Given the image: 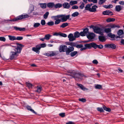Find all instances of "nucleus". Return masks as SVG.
<instances>
[{"label":"nucleus","instance_id":"obj_1","mask_svg":"<svg viewBox=\"0 0 124 124\" xmlns=\"http://www.w3.org/2000/svg\"><path fill=\"white\" fill-rule=\"evenodd\" d=\"M59 50L60 53L66 52L67 55H69L70 52L74 51V47L70 46L68 47L66 45H61L59 48Z\"/></svg>","mask_w":124,"mask_h":124},{"label":"nucleus","instance_id":"obj_2","mask_svg":"<svg viewBox=\"0 0 124 124\" xmlns=\"http://www.w3.org/2000/svg\"><path fill=\"white\" fill-rule=\"evenodd\" d=\"M29 17V16L27 14L25 15L22 14L12 19L9 20H8L9 21L15 22L19 20L27 18Z\"/></svg>","mask_w":124,"mask_h":124},{"label":"nucleus","instance_id":"obj_3","mask_svg":"<svg viewBox=\"0 0 124 124\" xmlns=\"http://www.w3.org/2000/svg\"><path fill=\"white\" fill-rule=\"evenodd\" d=\"M109 26L110 27V28H105L104 29V31L106 33H108L110 32L111 31V28H119L120 26L119 25H116L115 24H110Z\"/></svg>","mask_w":124,"mask_h":124},{"label":"nucleus","instance_id":"obj_4","mask_svg":"<svg viewBox=\"0 0 124 124\" xmlns=\"http://www.w3.org/2000/svg\"><path fill=\"white\" fill-rule=\"evenodd\" d=\"M71 75V77L75 78H81L80 77H83L84 76V75L83 74L76 72L75 71L72 73Z\"/></svg>","mask_w":124,"mask_h":124},{"label":"nucleus","instance_id":"obj_5","mask_svg":"<svg viewBox=\"0 0 124 124\" xmlns=\"http://www.w3.org/2000/svg\"><path fill=\"white\" fill-rule=\"evenodd\" d=\"M16 44L17 45V46L16 48L15 49L16 50L17 53H21L23 47L24 46L21 44L18 43H17Z\"/></svg>","mask_w":124,"mask_h":124},{"label":"nucleus","instance_id":"obj_6","mask_svg":"<svg viewBox=\"0 0 124 124\" xmlns=\"http://www.w3.org/2000/svg\"><path fill=\"white\" fill-rule=\"evenodd\" d=\"M61 17V22H65L69 19L70 17V15H68L66 16L65 15H60Z\"/></svg>","mask_w":124,"mask_h":124},{"label":"nucleus","instance_id":"obj_7","mask_svg":"<svg viewBox=\"0 0 124 124\" xmlns=\"http://www.w3.org/2000/svg\"><path fill=\"white\" fill-rule=\"evenodd\" d=\"M91 44L92 47L95 49H96L97 48H98L100 49H101L103 47V46L101 44L98 45L93 42L91 43Z\"/></svg>","mask_w":124,"mask_h":124},{"label":"nucleus","instance_id":"obj_8","mask_svg":"<svg viewBox=\"0 0 124 124\" xmlns=\"http://www.w3.org/2000/svg\"><path fill=\"white\" fill-rule=\"evenodd\" d=\"M105 48H111L112 49H115L116 47V45L113 43H112L111 44H105L104 45Z\"/></svg>","mask_w":124,"mask_h":124},{"label":"nucleus","instance_id":"obj_9","mask_svg":"<svg viewBox=\"0 0 124 124\" xmlns=\"http://www.w3.org/2000/svg\"><path fill=\"white\" fill-rule=\"evenodd\" d=\"M18 53H17V52L11 51L10 52L11 55L10 56V59L11 60L13 59L15 57H17L18 56L17 54Z\"/></svg>","mask_w":124,"mask_h":124},{"label":"nucleus","instance_id":"obj_10","mask_svg":"<svg viewBox=\"0 0 124 124\" xmlns=\"http://www.w3.org/2000/svg\"><path fill=\"white\" fill-rule=\"evenodd\" d=\"M102 14L104 15L112 16L113 15V13L112 11L108 10L103 11Z\"/></svg>","mask_w":124,"mask_h":124},{"label":"nucleus","instance_id":"obj_11","mask_svg":"<svg viewBox=\"0 0 124 124\" xmlns=\"http://www.w3.org/2000/svg\"><path fill=\"white\" fill-rule=\"evenodd\" d=\"M40 48L38 45H36L35 47H33L32 48V50L38 54L40 53Z\"/></svg>","mask_w":124,"mask_h":124},{"label":"nucleus","instance_id":"obj_12","mask_svg":"<svg viewBox=\"0 0 124 124\" xmlns=\"http://www.w3.org/2000/svg\"><path fill=\"white\" fill-rule=\"evenodd\" d=\"M69 40L70 41H72L76 39V38L72 33L70 34L68 36Z\"/></svg>","mask_w":124,"mask_h":124},{"label":"nucleus","instance_id":"obj_13","mask_svg":"<svg viewBox=\"0 0 124 124\" xmlns=\"http://www.w3.org/2000/svg\"><path fill=\"white\" fill-rule=\"evenodd\" d=\"M85 47L82 48L83 50H84L87 49H90L92 48L91 43L89 44H86L85 45Z\"/></svg>","mask_w":124,"mask_h":124},{"label":"nucleus","instance_id":"obj_14","mask_svg":"<svg viewBox=\"0 0 124 124\" xmlns=\"http://www.w3.org/2000/svg\"><path fill=\"white\" fill-rule=\"evenodd\" d=\"M89 34L87 35V37L89 39H93L95 37V34L93 33H89Z\"/></svg>","mask_w":124,"mask_h":124},{"label":"nucleus","instance_id":"obj_15","mask_svg":"<svg viewBox=\"0 0 124 124\" xmlns=\"http://www.w3.org/2000/svg\"><path fill=\"white\" fill-rule=\"evenodd\" d=\"M13 28L16 31H24L25 30V28H22L18 27L17 26H14Z\"/></svg>","mask_w":124,"mask_h":124},{"label":"nucleus","instance_id":"obj_16","mask_svg":"<svg viewBox=\"0 0 124 124\" xmlns=\"http://www.w3.org/2000/svg\"><path fill=\"white\" fill-rule=\"evenodd\" d=\"M98 39L100 41L102 42L105 41L106 40L105 37L103 36H99L98 37Z\"/></svg>","mask_w":124,"mask_h":124},{"label":"nucleus","instance_id":"obj_17","mask_svg":"<svg viewBox=\"0 0 124 124\" xmlns=\"http://www.w3.org/2000/svg\"><path fill=\"white\" fill-rule=\"evenodd\" d=\"M101 30H102L100 27H96L94 30V31L96 33H100V31Z\"/></svg>","mask_w":124,"mask_h":124},{"label":"nucleus","instance_id":"obj_18","mask_svg":"<svg viewBox=\"0 0 124 124\" xmlns=\"http://www.w3.org/2000/svg\"><path fill=\"white\" fill-rule=\"evenodd\" d=\"M98 6L96 5H94L92 7V8L91 9L90 11L92 12H95L96 10V8H98Z\"/></svg>","mask_w":124,"mask_h":124},{"label":"nucleus","instance_id":"obj_19","mask_svg":"<svg viewBox=\"0 0 124 124\" xmlns=\"http://www.w3.org/2000/svg\"><path fill=\"white\" fill-rule=\"evenodd\" d=\"M66 45L72 46H75L76 43L70 42H65Z\"/></svg>","mask_w":124,"mask_h":124},{"label":"nucleus","instance_id":"obj_20","mask_svg":"<svg viewBox=\"0 0 124 124\" xmlns=\"http://www.w3.org/2000/svg\"><path fill=\"white\" fill-rule=\"evenodd\" d=\"M62 6L64 8H69L70 7V5L67 2H65L63 3Z\"/></svg>","mask_w":124,"mask_h":124},{"label":"nucleus","instance_id":"obj_21","mask_svg":"<svg viewBox=\"0 0 124 124\" xmlns=\"http://www.w3.org/2000/svg\"><path fill=\"white\" fill-rule=\"evenodd\" d=\"M47 6L49 8H52L54 6V4L53 2H49L47 4Z\"/></svg>","mask_w":124,"mask_h":124},{"label":"nucleus","instance_id":"obj_22","mask_svg":"<svg viewBox=\"0 0 124 124\" xmlns=\"http://www.w3.org/2000/svg\"><path fill=\"white\" fill-rule=\"evenodd\" d=\"M78 86L81 89L84 91H85L87 90V89L83 85L81 84H78Z\"/></svg>","mask_w":124,"mask_h":124},{"label":"nucleus","instance_id":"obj_23","mask_svg":"<svg viewBox=\"0 0 124 124\" xmlns=\"http://www.w3.org/2000/svg\"><path fill=\"white\" fill-rule=\"evenodd\" d=\"M117 34L119 35L122 36V35H124L123 30H119L117 31Z\"/></svg>","mask_w":124,"mask_h":124},{"label":"nucleus","instance_id":"obj_24","mask_svg":"<svg viewBox=\"0 0 124 124\" xmlns=\"http://www.w3.org/2000/svg\"><path fill=\"white\" fill-rule=\"evenodd\" d=\"M116 10L117 12H119L122 9L121 6L120 5H117L115 7Z\"/></svg>","mask_w":124,"mask_h":124},{"label":"nucleus","instance_id":"obj_25","mask_svg":"<svg viewBox=\"0 0 124 124\" xmlns=\"http://www.w3.org/2000/svg\"><path fill=\"white\" fill-rule=\"evenodd\" d=\"M26 108L28 110H30L33 113L35 114H36V112L33 109H31V107L28 106H27Z\"/></svg>","mask_w":124,"mask_h":124},{"label":"nucleus","instance_id":"obj_26","mask_svg":"<svg viewBox=\"0 0 124 124\" xmlns=\"http://www.w3.org/2000/svg\"><path fill=\"white\" fill-rule=\"evenodd\" d=\"M70 53H70V54L69 55H70L71 57L74 56L77 54L78 53L77 51H73Z\"/></svg>","mask_w":124,"mask_h":124},{"label":"nucleus","instance_id":"obj_27","mask_svg":"<svg viewBox=\"0 0 124 124\" xmlns=\"http://www.w3.org/2000/svg\"><path fill=\"white\" fill-rule=\"evenodd\" d=\"M103 108L104 110H106L107 111H108V112H110L111 111V109L109 108H107L105 106V105H103Z\"/></svg>","mask_w":124,"mask_h":124},{"label":"nucleus","instance_id":"obj_28","mask_svg":"<svg viewBox=\"0 0 124 124\" xmlns=\"http://www.w3.org/2000/svg\"><path fill=\"white\" fill-rule=\"evenodd\" d=\"M8 37L9 39L11 41H14L15 40H16V38L15 36H13L11 35H8Z\"/></svg>","mask_w":124,"mask_h":124},{"label":"nucleus","instance_id":"obj_29","mask_svg":"<svg viewBox=\"0 0 124 124\" xmlns=\"http://www.w3.org/2000/svg\"><path fill=\"white\" fill-rule=\"evenodd\" d=\"M115 21V19L114 18H108L106 20L107 22L108 23L113 22Z\"/></svg>","mask_w":124,"mask_h":124},{"label":"nucleus","instance_id":"obj_30","mask_svg":"<svg viewBox=\"0 0 124 124\" xmlns=\"http://www.w3.org/2000/svg\"><path fill=\"white\" fill-rule=\"evenodd\" d=\"M25 84L29 88H31L32 86V84L29 82V81L26 82Z\"/></svg>","mask_w":124,"mask_h":124},{"label":"nucleus","instance_id":"obj_31","mask_svg":"<svg viewBox=\"0 0 124 124\" xmlns=\"http://www.w3.org/2000/svg\"><path fill=\"white\" fill-rule=\"evenodd\" d=\"M62 6V4L61 3H58L55 5H54V8H57L61 7Z\"/></svg>","mask_w":124,"mask_h":124},{"label":"nucleus","instance_id":"obj_32","mask_svg":"<svg viewBox=\"0 0 124 124\" xmlns=\"http://www.w3.org/2000/svg\"><path fill=\"white\" fill-rule=\"evenodd\" d=\"M60 17V15H57L56 16H53L51 17V18L54 19V20H56L58 19H59Z\"/></svg>","mask_w":124,"mask_h":124},{"label":"nucleus","instance_id":"obj_33","mask_svg":"<svg viewBox=\"0 0 124 124\" xmlns=\"http://www.w3.org/2000/svg\"><path fill=\"white\" fill-rule=\"evenodd\" d=\"M80 35V33L78 31H76L74 33V36L75 38L79 37Z\"/></svg>","mask_w":124,"mask_h":124},{"label":"nucleus","instance_id":"obj_34","mask_svg":"<svg viewBox=\"0 0 124 124\" xmlns=\"http://www.w3.org/2000/svg\"><path fill=\"white\" fill-rule=\"evenodd\" d=\"M69 23H62L60 26V27L64 28L68 25Z\"/></svg>","mask_w":124,"mask_h":124},{"label":"nucleus","instance_id":"obj_35","mask_svg":"<svg viewBox=\"0 0 124 124\" xmlns=\"http://www.w3.org/2000/svg\"><path fill=\"white\" fill-rule=\"evenodd\" d=\"M108 36L111 38H113L116 37L115 34H113L111 33H109L108 34Z\"/></svg>","mask_w":124,"mask_h":124},{"label":"nucleus","instance_id":"obj_36","mask_svg":"<svg viewBox=\"0 0 124 124\" xmlns=\"http://www.w3.org/2000/svg\"><path fill=\"white\" fill-rule=\"evenodd\" d=\"M39 46L40 49L41 48H44L46 47V45L45 43L41 44H40L38 45Z\"/></svg>","mask_w":124,"mask_h":124},{"label":"nucleus","instance_id":"obj_37","mask_svg":"<svg viewBox=\"0 0 124 124\" xmlns=\"http://www.w3.org/2000/svg\"><path fill=\"white\" fill-rule=\"evenodd\" d=\"M37 92L38 93H40L42 90V87L41 86H37Z\"/></svg>","mask_w":124,"mask_h":124},{"label":"nucleus","instance_id":"obj_38","mask_svg":"<svg viewBox=\"0 0 124 124\" xmlns=\"http://www.w3.org/2000/svg\"><path fill=\"white\" fill-rule=\"evenodd\" d=\"M79 15V13L77 12H76L72 14L71 16L73 17H76L78 16Z\"/></svg>","mask_w":124,"mask_h":124},{"label":"nucleus","instance_id":"obj_39","mask_svg":"<svg viewBox=\"0 0 124 124\" xmlns=\"http://www.w3.org/2000/svg\"><path fill=\"white\" fill-rule=\"evenodd\" d=\"M88 4H87L85 7V10H89L90 11V10L91 9V8L90 6Z\"/></svg>","mask_w":124,"mask_h":124},{"label":"nucleus","instance_id":"obj_40","mask_svg":"<svg viewBox=\"0 0 124 124\" xmlns=\"http://www.w3.org/2000/svg\"><path fill=\"white\" fill-rule=\"evenodd\" d=\"M40 7L43 8H46V3H41L40 4Z\"/></svg>","mask_w":124,"mask_h":124},{"label":"nucleus","instance_id":"obj_41","mask_svg":"<svg viewBox=\"0 0 124 124\" xmlns=\"http://www.w3.org/2000/svg\"><path fill=\"white\" fill-rule=\"evenodd\" d=\"M89 29L88 28H86L84 29L83 32L85 35L87 34L88 32Z\"/></svg>","mask_w":124,"mask_h":124},{"label":"nucleus","instance_id":"obj_42","mask_svg":"<svg viewBox=\"0 0 124 124\" xmlns=\"http://www.w3.org/2000/svg\"><path fill=\"white\" fill-rule=\"evenodd\" d=\"M51 36L49 34L46 35L45 36V38L47 40H48Z\"/></svg>","mask_w":124,"mask_h":124},{"label":"nucleus","instance_id":"obj_43","mask_svg":"<svg viewBox=\"0 0 124 124\" xmlns=\"http://www.w3.org/2000/svg\"><path fill=\"white\" fill-rule=\"evenodd\" d=\"M49 14V13L48 12H47L44 14L43 15V17L45 19H46L47 18Z\"/></svg>","mask_w":124,"mask_h":124},{"label":"nucleus","instance_id":"obj_44","mask_svg":"<svg viewBox=\"0 0 124 124\" xmlns=\"http://www.w3.org/2000/svg\"><path fill=\"white\" fill-rule=\"evenodd\" d=\"M77 2L76 1H71L70 2V4L71 5H73L75 4H76Z\"/></svg>","mask_w":124,"mask_h":124},{"label":"nucleus","instance_id":"obj_45","mask_svg":"<svg viewBox=\"0 0 124 124\" xmlns=\"http://www.w3.org/2000/svg\"><path fill=\"white\" fill-rule=\"evenodd\" d=\"M46 24L49 26H52L54 25V23L53 21L49 22L48 23H46Z\"/></svg>","mask_w":124,"mask_h":124},{"label":"nucleus","instance_id":"obj_46","mask_svg":"<svg viewBox=\"0 0 124 124\" xmlns=\"http://www.w3.org/2000/svg\"><path fill=\"white\" fill-rule=\"evenodd\" d=\"M61 22V19H58L55 20L54 22V24H59Z\"/></svg>","mask_w":124,"mask_h":124},{"label":"nucleus","instance_id":"obj_47","mask_svg":"<svg viewBox=\"0 0 124 124\" xmlns=\"http://www.w3.org/2000/svg\"><path fill=\"white\" fill-rule=\"evenodd\" d=\"M75 47H76L77 48H80L82 47L83 46L82 44L77 45L76 43Z\"/></svg>","mask_w":124,"mask_h":124},{"label":"nucleus","instance_id":"obj_48","mask_svg":"<svg viewBox=\"0 0 124 124\" xmlns=\"http://www.w3.org/2000/svg\"><path fill=\"white\" fill-rule=\"evenodd\" d=\"M40 25V24L39 23H35L33 25V27L35 28H36L38 27Z\"/></svg>","mask_w":124,"mask_h":124},{"label":"nucleus","instance_id":"obj_49","mask_svg":"<svg viewBox=\"0 0 124 124\" xmlns=\"http://www.w3.org/2000/svg\"><path fill=\"white\" fill-rule=\"evenodd\" d=\"M96 89H100L102 88V86L101 85H97L95 86Z\"/></svg>","mask_w":124,"mask_h":124},{"label":"nucleus","instance_id":"obj_50","mask_svg":"<svg viewBox=\"0 0 124 124\" xmlns=\"http://www.w3.org/2000/svg\"><path fill=\"white\" fill-rule=\"evenodd\" d=\"M6 40V39L4 37H0V41L5 42Z\"/></svg>","mask_w":124,"mask_h":124},{"label":"nucleus","instance_id":"obj_51","mask_svg":"<svg viewBox=\"0 0 124 124\" xmlns=\"http://www.w3.org/2000/svg\"><path fill=\"white\" fill-rule=\"evenodd\" d=\"M97 109L98 111H100L101 112H104V111L103 109L102 108L98 107L97 108Z\"/></svg>","mask_w":124,"mask_h":124},{"label":"nucleus","instance_id":"obj_52","mask_svg":"<svg viewBox=\"0 0 124 124\" xmlns=\"http://www.w3.org/2000/svg\"><path fill=\"white\" fill-rule=\"evenodd\" d=\"M65 113H61L59 114V115L61 117H63L65 116Z\"/></svg>","mask_w":124,"mask_h":124},{"label":"nucleus","instance_id":"obj_53","mask_svg":"<svg viewBox=\"0 0 124 124\" xmlns=\"http://www.w3.org/2000/svg\"><path fill=\"white\" fill-rule=\"evenodd\" d=\"M23 39V37L22 36H17L16 38V40H22Z\"/></svg>","mask_w":124,"mask_h":124},{"label":"nucleus","instance_id":"obj_54","mask_svg":"<svg viewBox=\"0 0 124 124\" xmlns=\"http://www.w3.org/2000/svg\"><path fill=\"white\" fill-rule=\"evenodd\" d=\"M74 71H70V70H69L68 71V72L69 73H68L67 74V75L69 76H71V74H72V73L73 72H74Z\"/></svg>","mask_w":124,"mask_h":124},{"label":"nucleus","instance_id":"obj_55","mask_svg":"<svg viewBox=\"0 0 124 124\" xmlns=\"http://www.w3.org/2000/svg\"><path fill=\"white\" fill-rule=\"evenodd\" d=\"M41 23L42 25H45L46 23L45 21L44 20H41Z\"/></svg>","mask_w":124,"mask_h":124},{"label":"nucleus","instance_id":"obj_56","mask_svg":"<svg viewBox=\"0 0 124 124\" xmlns=\"http://www.w3.org/2000/svg\"><path fill=\"white\" fill-rule=\"evenodd\" d=\"M60 36H61L63 37H67V35L65 34L64 33H60Z\"/></svg>","mask_w":124,"mask_h":124},{"label":"nucleus","instance_id":"obj_57","mask_svg":"<svg viewBox=\"0 0 124 124\" xmlns=\"http://www.w3.org/2000/svg\"><path fill=\"white\" fill-rule=\"evenodd\" d=\"M84 7V3L82 2L81 4V5L79 6L80 8L82 9H83Z\"/></svg>","mask_w":124,"mask_h":124},{"label":"nucleus","instance_id":"obj_58","mask_svg":"<svg viewBox=\"0 0 124 124\" xmlns=\"http://www.w3.org/2000/svg\"><path fill=\"white\" fill-rule=\"evenodd\" d=\"M49 53H50L51 57L54 56L56 55L55 53H54L53 51H51Z\"/></svg>","mask_w":124,"mask_h":124},{"label":"nucleus","instance_id":"obj_59","mask_svg":"<svg viewBox=\"0 0 124 124\" xmlns=\"http://www.w3.org/2000/svg\"><path fill=\"white\" fill-rule=\"evenodd\" d=\"M79 101L84 102H85L86 99L85 98H82L81 99H79Z\"/></svg>","mask_w":124,"mask_h":124},{"label":"nucleus","instance_id":"obj_60","mask_svg":"<svg viewBox=\"0 0 124 124\" xmlns=\"http://www.w3.org/2000/svg\"><path fill=\"white\" fill-rule=\"evenodd\" d=\"M124 38V34L123 35H122V36H120L119 35H118V36H116V38Z\"/></svg>","mask_w":124,"mask_h":124},{"label":"nucleus","instance_id":"obj_61","mask_svg":"<svg viewBox=\"0 0 124 124\" xmlns=\"http://www.w3.org/2000/svg\"><path fill=\"white\" fill-rule=\"evenodd\" d=\"M93 63L94 64H97L98 63V62L96 60H93Z\"/></svg>","mask_w":124,"mask_h":124},{"label":"nucleus","instance_id":"obj_62","mask_svg":"<svg viewBox=\"0 0 124 124\" xmlns=\"http://www.w3.org/2000/svg\"><path fill=\"white\" fill-rule=\"evenodd\" d=\"M80 35L82 36H84L85 35L83 31L81 32L80 33Z\"/></svg>","mask_w":124,"mask_h":124},{"label":"nucleus","instance_id":"obj_63","mask_svg":"<svg viewBox=\"0 0 124 124\" xmlns=\"http://www.w3.org/2000/svg\"><path fill=\"white\" fill-rule=\"evenodd\" d=\"M72 8L73 9H78V7L77 6L74 5L72 7Z\"/></svg>","mask_w":124,"mask_h":124},{"label":"nucleus","instance_id":"obj_64","mask_svg":"<svg viewBox=\"0 0 124 124\" xmlns=\"http://www.w3.org/2000/svg\"><path fill=\"white\" fill-rule=\"evenodd\" d=\"M65 124H75L74 122L69 121L68 122L66 123Z\"/></svg>","mask_w":124,"mask_h":124}]
</instances>
